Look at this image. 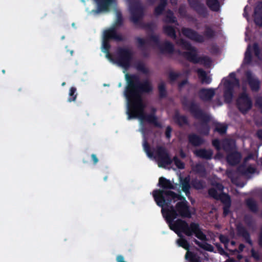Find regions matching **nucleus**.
<instances>
[{"mask_svg": "<svg viewBox=\"0 0 262 262\" xmlns=\"http://www.w3.org/2000/svg\"><path fill=\"white\" fill-rule=\"evenodd\" d=\"M213 186L215 187V188L216 189V190H219L221 192H223L224 186L222 184L220 183H216L213 184Z\"/></svg>", "mask_w": 262, "mask_h": 262, "instance_id": "69168bd1", "label": "nucleus"}, {"mask_svg": "<svg viewBox=\"0 0 262 262\" xmlns=\"http://www.w3.org/2000/svg\"><path fill=\"white\" fill-rule=\"evenodd\" d=\"M165 22L173 23L176 25H179L176 17L170 10H168L167 11H165Z\"/></svg>", "mask_w": 262, "mask_h": 262, "instance_id": "c85d7f7f", "label": "nucleus"}, {"mask_svg": "<svg viewBox=\"0 0 262 262\" xmlns=\"http://www.w3.org/2000/svg\"><path fill=\"white\" fill-rule=\"evenodd\" d=\"M192 170L202 177H205L206 174V168L205 166L202 164H196L195 165L192 167Z\"/></svg>", "mask_w": 262, "mask_h": 262, "instance_id": "473e14b6", "label": "nucleus"}, {"mask_svg": "<svg viewBox=\"0 0 262 262\" xmlns=\"http://www.w3.org/2000/svg\"><path fill=\"white\" fill-rule=\"evenodd\" d=\"M165 34H167L173 39H177L176 32L174 27L165 25Z\"/></svg>", "mask_w": 262, "mask_h": 262, "instance_id": "c9c22d12", "label": "nucleus"}, {"mask_svg": "<svg viewBox=\"0 0 262 262\" xmlns=\"http://www.w3.org/2000/svg\"><path fill=\"white\" fill-rule=\"evenodd\" d=\"M176 43L178 46L184 50L195 51V47H193L189 41L184 38H180L177 39Z\"/></svg>", "mask_w": 262, "mask_h": 262, "instance_id": "b1692460", "label": "nucleus"}, {"mask_svg": "<svg viewBox=\"0 0 262 262\" xmlns=\"http://www.w3.org/2000/svg\"><path fill=\"white\" fill-rule=\"evenodd\" d=\"M157 186L160 188L154 190L152 194L157 205L161 208V212L164 217V177L159 178Z\"/></svg>", "mask_w": 262, "mask_h": 262, "instance_id": "9d476101", "label": "nucleus"}, {"mask_svg": "<svg viewBox=\"0 0 262 262\" xmlns=\"http://www.w3.org/2000/svg\"><path fill=\"white\" fill-rule=\"evenodd\" d=\"M173 161L174 165L180 169H183L185 168V164L181 160H180L177 157L175 156L173 158Z\"/></svg>", "mask_w": 262, "mask_h": 262, "instance_id": "3c124183", "label": "nucleus"}, {"mask_svg": "<svg viewBox=\"0 0 262 262\" xmlns=\"http://www.w3.org/2000/svg\"><path fill=\"white\" fill-rule=\"evenodd\" d=\"M123 19L121 11H116V20L115 21V26L116 27H120L123 25Z\"/></svg>", "mask_w": 262, "mask_h": 262, "instance_id": "c03bdc74", "label": "nucleus"}, {"mask_svg": "<svg viewBox=\"0 0 262 262\" xmlns=\"http://www.w3.org/2000/svg\"><path fill=\"white\" fill-rule=\"evenodd\" d=\"M220 242L224 244L226 247V245L228 244L229 240L228 238L225 235L221 234L219 236Z\"/></svg>", "mask_w": 262, "mask_h": 262, "instance_id": "13d9d810", "label": "nucleus"}, {"mask_svg": "<svg viewBox=\"0 0 262 262\" xmlns=\"http://www.w3.org/2000/svg\"><path fill=\"white\" fill-rule=\"evenodd\" d=\"M206 5L213 11H218L220 9V3L218 0H206Z\"/></svg>", "mask_w": 262, "mask_h": 262, "instance_id": "f704fd0d", "label": "nucleus"}, {"mask_svg": "<svg viewBox=\"0 0 262 262\" xmlns=\"http://www.w3.org/2000/svg\"><path fill=\"white\" fill-rule=\"evenodd\" d=\"M199 63L203 64L205 66H210L211 63V59L207 56L199 57Z\"/></svg>", "mask_w": 262, "mask_h": 262, "instance_id": "8fccbe9b", "label": "nucleus"}, {"mask_svg": "<svg viewBox=\"0 0 262 262\" xmlns=\"http://www.w3.org/2000/svg\"><path fill=\"white\" fill-rule=\"evenodd\" d=\"M174 51L173 45L167 40H165V55L166 53L172 54Z\"/></svg>", "mask_w": 262, "mask_h": 262, "instance_id": "79ce46f5", "label": "nucleus"}, {"mask_svg": "<svg viewBox=\"0 0 262 262\" xmlns=\"http://www.w3.org/2000/svg\"><path fill=\"white\" fill-rule=\"evenodd\" d=\"M253 49L254 55L256 57H259L260 54V50L257 43H254L253 45Z\"/></svg>", "mask_w": 262, "mask_h": 262, "instance_id": "5fc2aeb1", "label": "nucleus"}, {"mask_svg": "<svg viewBox=\"0 0 262 262\" xmlns=\"http://www.w3.org/2000/svg\"><path fill=\"white\" fill-rule=\"evenodd\" d=\"M215 246L216 247L219 253L222 255H225L226 256H228V253L226 252L223 249L222 245L218 243L215 244Z\"/></svg>", "mask_w": 262, "mask_h": 262, "instance_id": "6e6d98bb", "label": "nucleus"}, {"mask_svg": "<svg viewBox=\"0 0 262 262\" xmlns=\"http://www.w3.org/2000/svg\"><path fill=\"white\" fill-rule=\"evenodd\" d=\"M188 83V80L187 78L184 80H183L182 81L179 82L178 84V90L179 91H181L183 89V87L185 85L187 84Z\"/></svg>", "mask_w": 262, "mask_h": 262, "instance_id": "052dcab7", "label": "nucleus"}, {"mask_svg": "<svg viewBox=\"0 0 262 262\" xmlns=\"http://www.w3.org/2000/svg\"><path fill=\"white\" fill-rule=\"evenodd\" d=\"M181 103L185 111L189 112L194 118L201 121L200 133L205 136H208L210 130L208 124L211 121L210 116L202 110L198 103L193 100H189L186 97L183 98Z\"/></svg>", "mask_w": 262, "mask_h": 262, "instance_id": "f03ea898", "label": "nucleus"}, {"mask_svg": "<svg viewBox=\"0 0 262 262\" xmlns=\"http://www.w3.org/2000/svg\"><path fill=\"white\" fill-rule=\"evenodd\" d=\"M76 90V88L73 86L70 89L69 93V96L68 99V102H71L72 101H75L77 96Z\"/></svg>", "mask_w": 262, "mask_h": 262, "instance_id": "58836bf2", "label": "nucleus"}, {"mask_svg": "<svg viewBox=\"0 0 262 262\" xmlns=\"http://www.w3.org/2000/svg\"><path fill=\"white\" fill-rule=\"evenodd\" d=\"M135 68L137 71L144 74H147L148 72L147 68H146L144 63L141 61L137 62L135 64Z\"/></svg>", "mask_w": 262, "mask_h": 262, "instance_id": "ea45409f", "label": "nucleus"}, {"mask_svg": "<svg viewBox=\"0 0 262 262\" xmlns=\"http://www.w3.org/2000/svg\"><path fill=\"white\" fill-rule=\"evenodd\" d=\"M197 72L199 77L201 79L202 83L208 84L211 83L212 80L211 78L207 76L206 72L204 70L199 69L198 70Z\"/></svg>", "mask_w": 262, "mask_h": 262, "instance_id": "7c9ffc66", "label": "nucleus"}, {"mask_svg": "<svg viewBox=\"0 0 262 262\" xmlns=\"http://www.w3.org/2000/svg\"><path fill=\"white\" fill-rule=\"evenodd\" d=\"M244 221L249 228H254L255 226V221L253 216L250 214H246L244 217Z\"/></svg>", "mask_w": 262, "mask_h": 262, "instance_id": "e433bc0d", "label": "nucleus"}, {"mask_svg": "<svg viewBox=\"0 0 262 262\" xmlns=\"http://www.w3.org/2000/svg\"><path fill=\"white\" fill-rule=\"evenodd\" d=\"M180 238L178 239L177 243L179 246L182 247L187 251L189 250L190 245L188 241L181 235Z\"/></svg>", "mask_w": 262, "mask_h": 262, "instance_id": "4c0bfd02", "label": "nucleus"}, {"mask_svg": "<svg viewBox=\"0 0 262 262\" xmlns=\"http://www.w3.org/2000/svg\"><path fill=\"white\" fill-rule=\"evenodd\" d=\"M182 76V74L180 72H170L168 75L169 80L171 82H173L177 80V79Z\"/></svg>", "mask_w": 262, "mask_h": 262, "instance_id": "de8ad7c7", "label": "nucleus"}, {"mask_svg": "<svg viewBox=\"0 0 262 262\" xmlns=\"http://www.w3.org/2000/svg\"><path fill=\"white\" fill-rule=\"evenodd\" d=\"M236 233L237 236L244 238L247 243L251 246L252 245L253 243L251 239L250 234L242 224H239L236 226Z\"/></svg>", "mask_w": 262, "mask_h": 262, "instance_id": "dca6fc26", "label": "nucleus"}, {"mask_svg": "<svg viewBox=\"0 0 262 262\" xmlns=\"http://www.w3.org/2000/svg\"><path fill=\"white\" fill-rule=\"evenodd\" d=\"M135 39L138 43V47L140 50L145 48V45L148 43V40L143 38L137 37Z\"/></svg>", "mask_w": 262, "mask_h": 262, "instance_id": "a18cd8bd", "label": "nucleus"}, {"mask_svg": "<svg viewBox=\"0 0 262 262\" xmlns=\"http://www.w3.org/2000/svg\"><path fill=\"white\" fill-rule=\"evenodd\" d=\"M221 203L224 205L223 207V216H227L230 212V208L231 206V199L230 195H228L227 197L225 198Z\"/></svg>", "mask_w": 262, "mask_h": 262, "instance_id": "a878e982", "label": "nucleus"}, {"mask_svg": "<svg viewBox=\"0 0 262 262\" xmlns=\"http://www.w3.org/2000/svg\"><path fill=\"white\" fill-rule=\"evenodd\" d=\"M111 49V45L110 40L103 38L102 44V51L103 52L110 51Z\"/></svg>", "mask_w": 262, "mask_h": 262, "instance_id": "603ef678", "label": "nucleus"}, {"mask_svg": "<svg viewBox=\"0 0 262 262\" xmlns=\"http://www.w3.org/2000/svg\"><path fill=\"white\" fill-rule=\"evenodd\" d=\"M252 257L256 260L259 261L260 259V255L258 252L255 251L253 249L251 250Z\"/></svg>", "mask_w": 262, "mask_h": 262, "instance_id": "bf43d9fd", "label": "nucleus"}, {"mask_svg": "<svg viewBox=\"0 0 262 262\" xmlns=\"http://www.w3.org/2000/svg\"><path fill=\"white\" fill-rule=\"evenodd\" d=\"M129 11L130 14V20L135 25H139L140 27L146 30L152 31L153 25L152 23H142L141 20L144 16V7L139 0H135L129 4Z\"/></svg>", "mask_w": 262, "mask_h": 262, "instance_id": "20e7f679", "label": "nucleus"}, {"mask_svg": "<svg viewBox=\"0 0 262 262\" xmlns=\"http://www.w3.org/2000/svg\"><path fill=\"white\" fill-rule=\"evenodd\" d=\"M258 245L261 248H262V226L260 228V232H259V234L258 235Z\"/></svg>", "mask_w": 262, "mask_h": 262, "instance_id": "774afa93", "label": "nucleus"}, {"mask_svg": "<svg viewBox=\"0 0 262 262\" xmlns=\"http://www.w3.org/2000/svg\"><path fill=\"white\" fill-rule=\"evenodd\" d=\"M252 54L250 51H247L245 54L244 61L245 63L249 64L252 61Z\"/></svg>", "mask_w": 262, "mask_h": 262, "instance_id": "864d4df0", "label": "nucleus"}, {"mask_svg": "<svg viewBox=\"0 0 262 262\" xmlns=\"http://www.w3.org/2000/svg\"><path fill=\"white\" fill-rule=\"evenodd\" d=\"M182 190L187 194L189 193L190 186L189 183V179L186 178L182 181Z\"/></svg>", "mask_w": 262, "mask_h": 262, "instance_id": "a19ab883", "label": "nucleus"}, {"mask_svg": "<svg viewBox=\"0 0 262 262\" xmlns=\"http://www.w3.org/2000/svg\"><path fill=\"white\" fill-rule=\"evenodd\" d=\"M173 120L174 123L180 127L189 124L187 117L185 115H181L178 111L175 112L173 116Z\"/></svg>", "mask_w": 262, "mask_h": 262, "instance_id": "aec40b11", "label": "nucleus"}, {"mask_svg": "<svg viewBox=\"0 0 262 262\" xmlns=\"http://www.w3.org/2000/svg\"><path fill=\"white\" fill-rule=\"evenodd\" d=\"M164 13V0H160L159 5L157 6L154 11V14L156 16H159Z\"/></svg>", "mask_w": 262, "mask_h": 262, "instance_id": "37998d69", "label": "nucleus"}, {"mask_svg": "<svg viewBox=\"0 0 262 262\" xmlns=\"http://www.w3.org/2000/svg\"><path fill=\"white\" fill-rule=\"evenodd\" d=\"M200 98L204 101H210L215 95L214 90L212 89L202 88L199 92Z\"/></svg>", "mask_w": 262, "mask_h": 262, "instance_id": "f3484780", "label": "nucleus"}, {"mask_svg": "<svg viewBox=\"0 0 262 262\" xmlns=\"http://www.w3.org/2000/svg\"><path fill=\"white\" fill-rule=\"evenodd\" d=\"M236 105L238 111L244 115L252 108V100L246 92H243L238 95L236 100Z\"/></svg>", "mask_w": 262, "mask_h": 262, "instance_id": "6e6552de", "label": "nucleus"}, {"mask_svg": "<svg viewBox=\"0 0 262 262\" xmlns=\"http://www.w3.org/2000/svg\"><path fill=\"white\" fill-rule=\"evenodd\" d=\"M194 154L196 157L206 160L211 159L213 156V151L211 149H206L205 148L195 150L194 151Z\"/></svg>", "mask_w": 262, "mask_h": 262, "instance_id": "6ab92c4d", "label": "nucleus"}, {"mask_svg": "<svg viewBox=\"0 0 262 262\" xmlns=\"http://www.w3.org/2000/svg\"><path fill=\"white\" fill-rule=\"evenodd\" d=\"M125 79L127 86L124 94L127 100L128 119L139 118L142 122H146L156 127H161L155 115V108L152 109L150 114L145 113L146 105L142 96L152 91L150 82L147 79L141 81L139 76L136 74H126Z\"/></svg>", "mask_w": 262, "mask_h": 262, "instance_id": "f257e3e1", "label": "nucleus"}, {"mask_svg": "<svg viewBox=\"0 0 262 262\" xmlns=\"http://www.w3.org/2000/svg\"><path fill=\"white\" fill-rule=\"evenodd\" d=\"M168 224L170 229L179 236H181L183 233L188 236L194 234L198 239L205 241L206 239V235L203 232L198 223L192 222L189 225L185 221L177 219L176 221L170 220L168 216H165Z\"/></svg>", "mask_w": 262, "mask_h": 262, "instance_id": "7ed1b4c3", "label": "nucleus"}, {"mask_svg": "<svg viewBox=\"0 0 262 262\" xmlns=\"http://www.w3.org/2000/svg\"><path fill=\"white\" fill-rule=\"evenodd\" d=\"M245 203L248 209L253 213H257L258 211V206L253 198H248L245 201Z\"/></svg>", "mask_w": 262, "mask_h": 262, "instance_id": "bb28decb", "label": "nucleus"}, {"mask_svg": "<svg viewBox=\"0 0 262 262\" xmlns=\"http://www.w3.org/2000/svg\"><path fill=\"white\" fill-rule=\"evenodd\" d=\"M253 19L255 24L262 27V2H258L254 8Z\"/></svg>", "mask_w": 262, "mask_h": 262, "instance_id": "2eb2a0df", "label": "nucleus"}, {"mask_svg": "<svg viewBox=\"0 0 262 262\" xmlns=\"http://www.w3.org/2000/svg\"><path fill=\"white\" fill-rule=\"evenodd\" d=\"M185 258L189 262H201L200 257L196 253L189 251H187Z\"/></svg>", "mask_w": 262, "mask_h": 262, "instance_id": "72a5a7b5", "label": "nucleus"}, {"mask_svg": "<svg viewBox=\"0 0 262 262\" xmlns=\"http://www.w3.org/2000/svg\"><path fill=\"white\" fill-rule=\"evenodd\" d=\"M147 40L148 42H152L156 46H160V53L162 54L164 53V44L160 43L159 36L152 33L151 35H149L148 39Z\"/></svg>", "mask_w": 262, "mask_h": 262, "instance_id": "c756f323", "label": "nucleus"}, {"mask_svg": "<svg viewBox=\"0 0 262 262\" xmlns=\"http://www.w3.org/2000/svg\"><path fill=\"white\" fill-rule=\"evenodd\" d=\"M181 33L185 37L200 43H203L206 39H211L216 35L215 30L208 25L204 26L203 35L193 29L188 27H182Z\"/></svg>", "mask_w": 262, "mask_h": 262, "instance_id": "39448f33", "label": "nucleus"}, {"mask_svg": "<svg viewBox=\"0 0 262 262\" xmlns=\"http://www.w3.org/2000/svg\"><path fill=\"white\" fill-rule=\"evenodd\" d=\"M245 75L248 84L253 92H257L260 89V82L259 79L253 75L250 71H247Z\"/></svg>", "mask_w": 262, "mask_h": 262, "instance_id": "ddd939ff", "label": "nucleus"}, {"mask_svg": "<svg viewBox=\"0 0 262 262\" xmlns=\"http://www.w3.org/2000/svg\"><path fill=\"white\" fill-rule=\"evenodd\" d=\"M171 131L172 128H171V127L168 126L165 130V137L166 138L169 139L170 138Z\"/></svg>", "mask_w": 262, "mask_h": 262, "instance_id": "338daca9", "label": "nucleus"}, {"mask_svg": "<svg viewBox=\"0 0 262 262\" xmlns=\"http://www.w3.org/2000/svg\"><path fill=\"white\" fill-rule=\"evenodd\" d=\"M212 145L217 149L220 150L221 149V146H220V141L217 139H215L212 140Z\"/></svg>", "mask_w": 262, "mask_h": 262, "instance_id": "0e129e2a", "label": "nucleus"}, {"mask_svg": "<svg viewBox=\"0 0 262 262\" xmlns=\"http://www.w3.org/2000/svg\"><path fill=\"white\" fill-rule=\"evenodd\" d=\"M103 38L108 40H114L119 41L123 40L122 36L117 33L115 26L105 30Z\"/></svg>", "mask_w": 262, "mask_h": 262, "instance_id": "4468645a", "label": "nucleus"}, {"mask_svg": "<svg viewBox=\"0 0 262 262\" xmlns=\"http://www.w3.org/2000/svg\"><path fill=\"white\" fill-rule=\"evenodd\" d=\"M191 185L193 187L196 189H201L204 187L203 181L196 179H193L191 181Z\"/></svg>", "mask_w": 262, "mask_h": 262, "instance_id": "49530a36", "label": "nucleus"}, {"mask_svg": "<svg viewBox=\"0 0 262 262\" xmlns=\"http://www.w3.org/2000/svg\"><path fill=\"white\" fill-rule=\"evenodd\" d=\"M213 125L214 126V132H217L220 135H224L226 133L228 128L226 124L216 122L213 123Z\"/></svg>", "mask_w": 262, "mask_h": 262, "instance_id": "cd10ccee", "label": "nucleus"}, {"mask_svg": "<svg viewBox=\"0 0 262 262\" xmlns=\"http://www.w3.org/2000/svg\"><path fill=\"white\" fill-rule=\"evenodd\" d=\"M113 0H97L98 12L107 11Z\"/></svg>", "mask_w": 262, "mask_h": 262, "instance_id": "393cba45", "label": "nucleus"}, {"mask_svg": "<svg viewBox=\"0 0 262 262\" xmlns=\"http://www.w3.org/2000/svg\"><path fill=\"white\" fill-rule=\"evenodd\" d=\"M183 57L185 58L187 60L193 63H199L198 58L199 57L197 55L196 50L195 48V51L189 50L188 51H184Z\"/></svg>", "mask_w": 262, "mask_h": 262, "instance_id": "4be33fe9", "label": "nucleus"}, {"mask_svg": "<svg viewBox=\"0 0 262 262\" xmlns=\"http://www.w3.org/2000/svg\"><path fill=\"white\" fill-rule=\"evenodd\" d=\"M116 63L127 70L131 67L134 53L132 50L126 47H118L117 49Z\"/></svg>", "mask_w": 262, "mask_h": 262, "instance_id": "0eeeda50", "label": "nucleus"}, {"mask_svg": "<svg viewBox=\"0 0 262 262\" xmlns=\"http://www.w3.org/2000/svg\"><path fill=\"white\" fill-rule=\"evenodd\" d=\"M203 244L204 245V246H203V247H202V249L209 252L213 251L214 248L211 245L208 244L207 243H203Z\"/></svg>", "mask_w": 262, "mask_h": 262, "instance_id": "e2e57ef3", "label": "nucleus"}, {"mask_svg": "<svg viewBox=\"0 0 262 262\" xmlns=\"http://www.w3.org/2000/svg\"><path fill=\"white\" fill-rule=\"evenodd\" d=\"M143 147L148 157L155 160L159 167L164 168V146L160 143L156 147L151 148L147 140L144 138Z\"/></svg>", "mask_w": 262, "mask_h": 262, "instance_id": "423d86ee", "label": "nucleus"}, {"mask_svg": "<svg viewBox=\"0 0 262 262\" xmlns=\"http://www.w3.org/2000/svg\"><path fill=\"white\" fill-rule=\"evenodd\" d=\"M190 7L195 11L196 13L203 18H207L209 13L205 5L199 0H187Z\"/></svg>", "mask_w": 262, "mask_h": 262, "instance_id": "9b49d317", "label": "nucleus"}, {"mask_svg": "<svg viewBox=\"0 0 262 262\" xmlns=\"http://www.w3.org/2000/svg\"><path fill=\"white\" fill-rule=\"evenodd\" d=\"M237 171L238 173L242 174V175H246V166L244 165H241L239 166L237 168Z\"/></svg>", "mask_w": 262, "mask_h": 262, "instance_id": "4d7b16f0", "label": "nucleus"}, {"mask_svg": "<svg viewBox=\"0 0 262 262\" xmlns=\"http://www.w3.org/2000/svg\"><path fill=\"white\" fill-rule=\"evenodd\" d=\"M188 140L189 143L193 146H199L204 143L203 138L194 133L189 134Z\"/></svg>", "mask_w": 262, "mask_h": 262, "instance_id": "5701e85b", "label": "nucleus"}, {"mask_svg": "<svg viewBox=\"0 0 262 262\" xmlns=\"http://www.w3.org/2000/svg\"><path fill=\"white\" fill-rule=\"evenodd\" d=\"M242 156L240 152L235 151L231 152L227 155L226 160L227 163L231 166H235L239 163Z\"/></svg>", "mask_w": 262, "mask_h": 262, "instance_id": "a211bd4d", "label": "nucleus"}, {"mask_svg": "<svg viewBox=\"0 0 262 262\" xmlns=\"http://www.w3.org/2000/svg\"><path fill=\"white\" fill-rule=\"evenodd\" d=\"M222 147L223 149L226 152L230 151L233 148L232 144L229 140H226L223 142Z\"/></svg>", "mask_w": 262, "mask_h": 262, "instance_id": "09e8293b", "label": "nucleus"}, {"mask_svg": "<svg viewBox=\"0 0 262 262\" xmlns=\"http://www.w3.org/2000/svg\"><path fill=\"white\" fill-rule=\"evenodd\" d=\"M208 193L210 198L217 201H220L221 202L229 195L228 193L224 192L219 193L216 189L214 187L209 188L208 190Z\"/></svg>", "mask_w": 262, "mask_h": 262, "instance_id": "412c9836", "label": "nucleus"}, {"mask_svg": "<svg viewBox=\"0 0 262 262\" xmlns=\"http://www.w3.org/2000/svg\"><path fill=\"white\" fill-rule=\"evenodd\" d=\"M159 96L160 98H164V81H161L159 85Z\"/></svg>", "mask_w": 262, "mask_h": 262, "instance_id": "680f3d73", "label": "nucleus"}, {"mask_svg": "<svg viewBox=\"0 0 262 262\" xmlns=\"http://www.w3.org/2000/svg\"><path fill=\"white\" fill-rule=\"evenodd\" d=\"M178 13L179 14L180 17L182 18H187L193 22L196 21V18H194L192 16H190L187 14V12L185 5H181L179 6L178 9Z\"/></svg>", "mask_w": 262, "mask_h": 262, "instance_id": "2f4dec72", "label": "nucleus"}, {"mask_svg": "<svg viewBox=\"0 0 262 262\" xmlns=\"http://www.w3.org/2000/svg\"><path fill=\"white\" fill-rule=\"evenodd\" d=\"M177 215L183 218H190L191 216L189 203L184 198L183 201L178 202L176 204V210H173L172 212L173 219H175Z\"/></svg>", "mask_w": 262, "mask_h": 262, "instance_id": "1a4fd4ad", "label": "nucleus"}, {"mask_svg": "<svg viewBox=\"0 0 262 262\" xmlns=\"http://www.w3.org/2000/svg\"><path fill=\"white\" fill-rule=\"evenodd\" d=\"M224 85V101L225 103L229 104L231 103L233 97L234 83L232 81L227 80L225 82Z\"/></svg>", "mask_w": 262, "mask_h": 262, "instance_id": "f8f14e48", "label": "nucleus"}]
</instances>
